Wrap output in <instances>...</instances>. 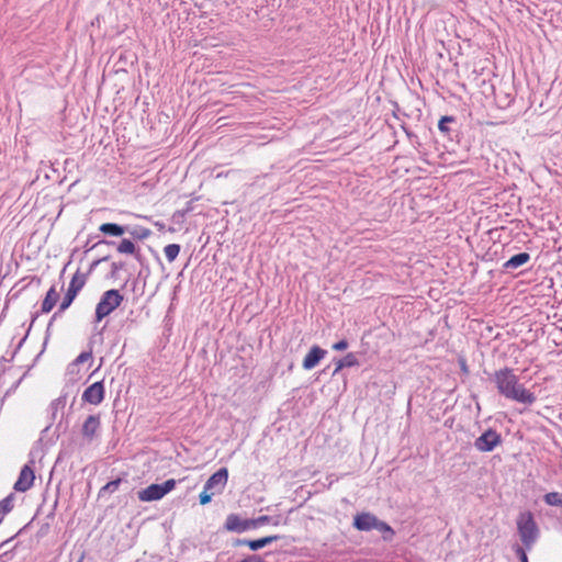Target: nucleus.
Masks as SVG:
<instances>
[{
  "label": "nucleus",
  "instance_id": "58",
  "mask_svg": "<svg viewBox=\"0 0 562 562\" xmlns=\"http://www.w3.org/2000/svg\"><path fill=\"white\" fill-rule=\"evenodd\" d=\"M294 368V363L293 362H290V364L288 366V371H292Z\"/></svg>",
  "mask_w": 562,
  "mask_h": 562
},
{
  "label": "nucleus",
  "instance_id": "15",
  "mask_svg": "<svg viewBox=\"0 0 562 562\" xmlns=\"http://www.w3.org/2000/svg\"><path fill=\"white\" fill-rule=\"evenodd\" d=\"M490 88L493 92L494 101L497 108L505 110L509 108L514 102L516 93L513 87L501 86L496 88L494 86H490Z\"/></svg>",
  "mask_w": 562,
  "mask_h": 562
},
{
  "label": "nucleus",
  "instance_id": "64",
  "mask_svg": "<svg viewBox=\"0 0 562 562\" xmlns=\"http://www.w3.org/2000/svg\"><path fill=\"white\" fill-rule=\"evenodd\" d=\"M83 560V554L80 557V559L78 560V562H82Z\"/></svg>",
  "mask_w": 562,
  "mask_h": 562
},
{
  "label": "nucleus",
  "instance_id": "31",
  "mask_svg": "<svg viewBox=\"0 0 562 562\" xmlns=\"http://www.w3.org/2000/svg\"><path fill=\"white\" fill-rule=\"evenodd\" d=\"M180 250L181 246L179 244H169L164 248L165 256L169 262H173L177 259Z\"/></svg>",
  "mask_w": 562,
  "mask_h": 562
},
{
  "label": "nucleus",
  "instance_id": "13",
  "mask_svg": "<svg viewBox=\"0 0 562 562\" xmlns=\"http://www.w3.org/2000/svg\"><path fill=\"white\" fill-rule=\"evenodd\" d=\"M105 398L104 380L97 381L82 392L81 401L83 404L100 405Z\"/></svg>",
  "mask_w": 562,
  "mask_h": 562
},
{
  "label": "nucleus",
  "instance_id": "51",
  "mask_svg": "<svg viewBox=\"0 0 562 562\" xmlns=\"http://www.w3.org/2000/svg\"><path fill=\"white\" fill-rule=\"evenodd\" d=\"M189 211H190V207H187L184 210L176 211L175 214H173V218L183 217Z\"/></svg>",
  "mask_w": 562,
  "mask_h": 562
},
{
  "label": "nucleus",
  "instance_id": "30",
  "mask_svg": "<svg viewBox=\"0 0 562 562\" xmlns=\"http://www.w3.org/2000/svg\"><path fill=\"white\" fill-rule=\"evenodd\" d=\"M542 499L549 506L562 507V493L549 492L543 495Z\"/></svg>",
  "mask_w": 562,
  "mask_h": 562
},
{
  "label": "nucleus",
  "instance_id": "47",
  "mask_svg": "<svg viewBox=\"0 0 562 562\" xmlns=\"http://www.w3.org/2000/svg\"><path fill=\"white\" fill-rule=\"evenodd\" d=\"M75 385H71L68 381L66 382V384L64 385V387L61 389V393L59 396H64V404L66 405L67 403V398L72 390Z\"/></svg>",
  "mask_w": 562,
  "mask_h": 562
},
{
  "label": "nucleus",
  "instance_id": "46",
  "mask_svg": "<svg viewBox=\"0 0 562 562\" xmlns=\"http://www.w3.org/2000/svg\"><path fill=\"white\" fill-rule=\"evenodd\" d=\"M236 562H266L259 554H248L244 559Z\"/></svg>",
  "mask_w": 562,
  "mask_h": 562
},
{
  "label": "nucleus",
  "instance_id": "5",
  "mask_svg": "<svg viewBox=\"0 0 562 562\" xmlns=\"http://www.w3.org/2000/svg\"><path fill=\"white\" fill-rule=\"evenodd\" d=\"M460 126L458 119L453 115H443L438 122V130L442 139L447 143L443 147L454 151L453 145L461 144Z\"/></svg>",
  "mask_w": 562,
  "mask_h": 562
},
{
  "label": "nucleus",
  "instance_id": "49",
  "mask_svg": "<svg viewBox=\"0 0 562 562\" xmlns=\"http://www.w3.org/2000/svg\"><path fill=\"white\" fill-rule=\"evenodd\" d=\"M272 517H273V520L271 521V525H273V526H279L280 524L286 525L288 521H289L288 518L282 520L281 515H276V516H272Z\"/></svg>",
  "mask_w": 562,
  "mask_h": 562
},
{
  "label": "nucleus",
  "instance_id": "21",
  "mask_svg": "<svg viewBox=\"0 0 562 562\" xmlns=\"http://www.w3.org/2000/svg\"><path fill=\"white\" fill-rule=\"evenodd\" d=\"M126 234L130 235V237H126L127 240L132 241L134 246H139L137 241H143L149 238L153 235V232L151 229L142 225H128V231Z\"/></svg>",
  "mask_w": 562,
  "mask_h": 562
},
{
  "label": "nucleus",
  "instance_id": "37",
  "mask_svg": "<svg viewBox=\"0 0 562 562\" xmlns=\"http://www.w3.org/2000/svg\"><path fill=\"white\" fill-rule=\"evenodd\" d=\"M67 429H68V419L65 417V414L63 413L60 420L58 422V424L56 425L55 430H54V436L56 437V439L59 438L61 432H66Z\"/></svg>",
  "mask_w": 562,
  "mask_h": 562
},
{
  "label": "nucleus",
  "instance_id": "19",
  "mask_svg": "<svg viewBox=\"0 0 562 562\" xmlns=\"http://www.w3.org/2000/svg\"><path fill=\"white\" fill-rule=\"evenodd\" d=\"M65 311H61L60 310V305L58 306V310L53 314V316L50 317L49 322H48V325H47V328H46V331H45V338H44V342H43V347H42V350L37 353V356L35 357L33 363L27 368V370L23 373V375L18 380V382L15 383L14 387H18L19 384L21 383V381L29 374L30 370L35 366V363L37 362V360L41 358V356L44 353L45 351V348H46V345L48 342V339L50 337V327L53 325V323L61 316V314L64 313Z\"/></svg>",
  "mask_w": 562,
  "mask_h": 562
},
{
  "label": "nucleus",
  "instance_id": "17",
  "mask_svg": "<svg viewBox=\"0 0 562 562\" xmlns=\"http://www.w3.org/2000/svg\"><path fill=\"white\" fill-rule=\"evenodd\" d=\"M378 517L370 512H361L353 516L352 527L359 531H371L375 528Z\"/></svg>",
  "mask_w": 562,
  "mask_h": 562
},
{
  "label": "nucleus",
  "instance_id": "1",
  "mask_svg": "<svg viewBox=\"0 0 562 562\" xmlns=\"http://www.w3.org/2000/svg\"><path fill=\"white\" fill-rule=\"evenodd\" d=\"M492 380L495 382L498 393L507 400L525 405H532L537 400L536 395L519 382V378L508 367L495 371Z\"/></svg>",
  "mask_w": 562,
  "mask_h": 562
},
{
  "label": "nucleus",
  "instance_id": "57",
  "mask_svg": "<svg viewBox=\"0 0 562 562\" xmlns=\"http://www.w3.org/2000/svg\"><path fill=\"white\" fill-rule=\"evenodd\" d=\"M394 106H395V111H393V115H394V117L398 119L397 112L400 111V106L396 102L394 103Z\"/></svg>",
  "mask_w": 562,
  "mask_h": 562
},
{
  "label": "nucleus",
  "instance_id": "22",
  "mask_svg": "<svg viewBox=\"0 0 562 562\" xmlns=\"http://www.w3.org/2000/svg\"><path fill=\"white\" fill-rule=\"evenodd\" d=\"M59 300V293L56 291L55 285H52L45 294L44 300L41 304L40 313L46 314L49 313L56 305Z\"/></svg>",
  "mask_w": 562,
  "mask_h": 562
},
{
  "label": "nucleus",
  "instance_id": "62",
  "mask_svg": "<svg viewBox=\"0 0 562 562\" xmlns=\"http://www.w3.org/2000/svg\"><path fill=\"white\" fill-rule=\"evenodd\" d=\"M156 226L160 227V228H164V225L159 224V223H156Z\"/></svg>",
  "mask_w": 562,
  "mask_h": 562
},
{
  "label": "nucleus",
  "instance_id": "10",
  "mask_svg": "<svg viewBox=\"0 0 562 562\" xmlns=\"http://www.w3.org/2000/svg\"><path fill=\"white\" fill-rule=\"evenodd\" d=\"M255 529L254 518H243L239 514L232 513L227 515L223 525V530L235 533H243Z\"/></svg>",
  "mask_w": 562,
  "mask_h": 562
},
{
  "label": "nucleus",
  "instance_id": "6",
  "mask_svg": "<svg viewBox=\"0 0 562 562\" xmlns=\"http://www.w3.org/2000/svg\"><path fill=\"white\" fill-rule=\"evenodd\" d=\"M177 485V480L168 479L162 483H153L145 488L137 492V497L140 502H155L161 499Z\"/></svg>",
  "mask_w": 562,
  "mask_h": 562
},
{
  "label": "nucleus",
  "instance_id": "29",
  "mask_svg": "<svg viewBox=\"0 0 562 562\" xmlns=\"http://www.w3.org/2000/svg\"><path fill=\"white\" fill-rule=\"evenodd\" d=\"M14 494L10 493L7 497L0 501V522L3 517L13 509Z\"/></svg>",
  "mask_w": 562,
  "mask_h": 562
},
{
  "label": "nucleus",
  "instance_id": "16",
  "mask_svg": "<svg viewBox=\"0 0 562 562\" xmlns=\"http://www.w3.org/2000/svg\"><path fill=\"white\" fill-rule=\"evenodd\" d=\"M328 351L318 345H313L302 361V368L306 371H311L316 368L322 360L326 358Z\"/></svg>",
  "mask_w": 562,
  "mask_h": 562
},
{
  "label": "nucleus",
  "instance_id": "27",
  "mask_svg": "<svg viewBox=\"0 0 562 562\" xmlns=\"http://www.w3.org/2000/svg\"><path fill=\"white\" fill-rule=\"evenodd\" d=\"M37 317H38V312H35L32 314L29 328L26 329V333L23 336V338L15 346L14 350L11 352V356L9 357V361H12L14 359V357L16 356V353L20 351V349L23 347Z\"/></svg>",
  "mask_w": 562,
  "mask_h": 562
},
{
  "label": "nucleus",
  "instance_id": "3",
  "mask_svg": "<svg viewBox=\"0 0 562 562\" xmlns=\"http://www.w3.org/2000/svg\"><path fill=\"white\" fill-rule=\"evenodd\" d=\"M228 481V469L225 467L220 468L206 480L203 491L199 495V503L206 505L212 502L216 494H221Z\"/></svg>",
  "mask_w": 562,
  "mask_h": 562
},
{
  "label": "nucleus",
  "instance_id": "23",
  "mask_svg": "<svg viewBox=\"0 0 562 562\" xmlns=\"http://www.w3.org/2000/svg\"><path fill=\"white\" fill-rule=\"evenodd\" d=\"M126 476H127L126 473H122L116 479L109 481L105 485H103L100 488V491L98 493V498L101 499V498L105 497L106 495H111L114 492H116L123 482H125V483L127 482Z\"/></svg>",
  "mask_w": 562,
  "mask_h": 562
},
{
  "label": "nucleus",
  "instance_id": "14",
  "mask_svg": "<svg viewBox=\"0 0 562 562\" xmlns=\"http://www.w3.org/2000/svg\"><path fill=\"white\" fill-rule=\"evenodd\" d=\"M282 536L280 535H270L265 536L258 539H241V538H234L232 539V547H240V546H247L251 551L257 552L260 549L271 544L272 542L281 539Z\"/></svg>",
  "mask_w": 562,
  "mask_h": 562
},
{
  "label": "nucleus",
  "instance_id": "53",
  "mask_svg": "<svg viewBox=\"0 0 562 562\" xmlns=\"http://www.w3.org/2000/svg\"><path fill=\"white\" fill-rule=\"evenodd\" d=\"M330 366L325 367L323 370L319 371L318 376L321 375H330Z\"/></svg>",
  "mask_w": 562,
  "mask_h": 562
},
{
  "label": "nucleus",
  "instance_id": "39",
  "mask_svg": "<svg viewBox=\"0 0 562 562\" xmlns=\"http://www.w3.org/2000/svg\"><path fill=\"white\" fill-rule=\"evenodd\" d=\"M272 520H273V517L268 516V515H262V516L256 517V518H254L255 528L271 524Z\"/></svg>",
  "mask_w": 562,
  "mask_h": 562
},
{
  "label": "nucleus",
  "instance_id": "28",
  "mask_svg": "<svg viewBox=\"0 0 562 562\" xmlns=\"http://www.w3.org/2000/svg\"><path fill=\"white\" fill-rule=\"evenodd\" d=\"M63 402H64V396H58L57 398H55L54 401L50 402V404L48 406V412H49V420L52 424L56 420L58 411L59 409L63 411L65 408L66 405Z\"/></svg>",
  "mask_w": 562,
  "mask_h": 562
},
{
  "label": "nucleus",
  "instance_id": "54",
  "mask_svg": "<svg viewBox=\"0 0 562 562\" xmlns=\"http://www.w3.org/2000/svg\"><path fill=\"white\" fill-rule=\"evenodd\" d=\"M148 248H149L150 252L154 255V257L156 258V260H157L160 265H162L159 254H158L155 249H153L151 247H148Z\"/></svg>",
  "mask_w": 562,
  "mask_h": 562
},
{
  "label": "nucleus",
  "instance_id": "25",
  "mask_svg": "<svg viewBox=\"0 0 562 562\" xmlns=\"http://www.w3.org/2000/svg\"><path fill=\"white\" fill-rule=\"evenodd\" d=\"M131 243L130 240H127L126 237H123L121 238V240L116 241V240H112V239H106L105 237L103 238H99L98 241H95L94 244H92V246L90 248H87V251H91V250H94L101 246H109V247H114L116 252L120 254V255H125V251H121L120 250V245L122 243Z\"/></svg>",
  "mask_w": 562,
  "mask_h": 562
},
{
  "label": "nucleus",
  "instance_id": "50",
  "mask_svg": "<svg viewBox=\"0 0 562 562\" xmlns=\"http://www.w3.org/2000/svg\"><path fill=\"white\" fill-rule=\"evenodd\" d=\"M57 505H58V496L56 497V499L53 504L52 510L46 516L47 519H53L55 517V510L57 508Z\"/></svg>",
  "mask_w": 562,
  "mask_h": 562
},
{
  "label": "nucleus",
  "instance_id": "24",
  "mask_svg": "<svg viewBox=\"0 0 562 562\" xmlns=\"http://www.w3.org/2000/svg\"><path fill=\"white\" fill-rule=\"evenodd\" d=\"M76 441L70 439L69 441H61L60 450L55 461V467L63 462L65 459H70L75 453Z\"/></svg>",
  "mask_w": 562,
  "mask_h": 562
},
{
  "label": "nucleus",
  "instance_id": "42",
  "mask_svg": "<svg viewBox=\"0 0 562 562\" xmlns=\"http://www.w3.org/2000/svg\"><path fill=\"white\" fill-rule=\"evenodd\" d=\"M333 362L335 364L334 370L330 373V376L337 375L341 370H344L346 367L344 366V362L340 358H334Z\"/></svg>",
  "mask_w": 562,
  "mask_h": 562
},
{
  "label": "nucleus",
  "instance_id": "45",
  "mask_svg": "<svg viewBox=\"0 0 562 562\" xmlns=\"http://www.w3.org/2000/svg\"><path fill=\"white\" fill-rule=\"evenodd\" d=\"M49 529H50L49 522L42 524V526L40 527V529L36 532V537L38 539L46 537L49 532Z\"/></svg>",
  "mask_w": 562,
  "mask_h": 562
},
{
  "label": "nucleus",
  "instance_id": "20",
  "mask_svg": "<svg viewBox=\"0 0 562 562\" xmlns=\"http://www.w3.org/2000/svg\"><path fill=\"white\" fill-rule=\"evenodd\" d=\"M98 231L103 234L104 237H121L123 238L128 231V225H123L113 222L102 223Z\"/></svg>",
  "mask_w": 562,
  "mask_h": 562
},
{
  "label": "nucleus",
  "instance_id": "40",
  "mask_svg": "<svg viewBox=\"0 0 562 562\" xmlns=\"http://www.w3.org/2000/svg\"><path fill=\"white\" fill-rule=\"evenodd\" d=\"M349 347V341L346 338H342L335 344H333L331 349L335 351H345Z\"/></svg>",
  "mask_w": 562,
  "mask_h": 562
},
{
  "label": "nucleus",
  "instance_id": "61",
  "mask_svg": "<svg viewBox=\"0 0 562 562\" xmlns=\"http://www.w3.org/2000/svg\"><path fill=\"white\" fill-rule=\"evenodd\" d=\"M128 279L123 283L122 289H124L127 285Z\"/></svg>",
  "mask_w": 562,
  "mask_h": 562
},
{
  "label": "nucleus",
  "instance_id": "43",
  "mask_svg": "<svg viewBox=\"0 0 562 562\" xmlns=\"http://www.w3.org/2000/svg\"><path fill=\"white\" fill-rule=\"evenodd\" d=\"M458 364L460 367V371L462 374H464V375L470 374V369H469L467 359L464 357H462V356L458 357Z\"/></svg>",
  "mask_w": 562,
  "mask_h": 562
},
{
  "label": "nucleus",
  "instance_id": "33",
  "mask_svg": "<svg viewBox=\"0 0 562 562\" xmlns=\"http://www.w3.org/2000/svg\"><path fill=\"white\" fill-rule=\"evenodd\" d=\"M125 269H126V262L125 261H123V260L113 261L111 263V269H110V272H109L108 277L110 279L116 280L119 278L120 271L125 270Z\"/></svg>",
  "mask_w": 562,
  "mask_h": 562
},
{
  "label": "nucleus",
  "instance_id": "35",
  "mask_svg": "<svg viewBox=\"0 0 562 562\" xmlns=\"http://www.w3.org/2000/svg\"><path fill=\"white\" fill-rule=\"evenodd\" d=\"M110 258H111V256H110V255H105V256H103V257H101V258H98V259L93 260V261L90 263V266H89V268H88V271H87V272H85V273H82V272H81V276H85V277H86V281H87V280H88V278H89V276H90V274H92V272L95 270V268H97L101 262L109 261V260H110Z\"/></svg>",
  "mask_w": 562,
  "mask_h": 562
},
{
  "label": "nucleus",
  "instance_id": "52",
  "mask_svg": "<svg viewBox=\"0 0 562 562\" xmlns=\"http://www.w3.org/2000/svg\"><path fill=\"white\" fill-rule=\"evenodd\" d=\"M4 362H10L9 361V358H7L5 356H2L0 358V370H1V373H4L7 371V368L3 366Z\"/></svg>",
  "mask_w": 562,
  "mask_h": 562
},
{
  "label": "nucleus",
  "instance_id": "11",
  "mask_svg": "<svg viewBox=\"0 0 562 562\" xmlns=\"http://www.w3.org/2000/svg\"><path fill=\"white\" fill-rule=\"evenodd\" d=\"M120 250L125 251V256H132L140 266V270L138 272V279H146L150 274V268L146 257L142 254L139 246H134L133 243H122L120 245Z\"/></svg>",
  "mask_w": 562,
  "mask_h": 562
},
{
  "label": "nucleus",
  "instance_id": "44",
  "mask_svg": "<svg viewBox=\"0 0 562 562\" xmlns=\"http://www.w3.org/2000/svg\"><path fill=\"white\" fill-rule=\"evenodd\" d=\"M33 520H34V518H33L31 521H29L25 526H23V527H22V528H21V529H20V530H19V531L13 536V537H11V538H9V539H7V540L2 541V542L0 543V549H1L2 547H4L5 544H8V543H9L12 539H14L15 537H18V536L22 535V533H23V532H24V531H25V530L31 526V524L33 522Z\"/></svg>",
  "mask_w": 562,
  "mask_h": 562
},
{
  "label": "nucleus",
  "instance_id": "60",
  "mask_svg": "<svg viewBox=\"0 0 562 562\" xmlns=\"http://www.w3.org/2000/svg\"><path fill=\"white\" fill-rule=\"evenodd\" d=\"M75 401H76V396L74 397L72 402H71V405H70V409L72 408V406L75 405Z\"/></svg>",
  "mask_w": 562,
  "mask_h": 562
},
{
  "label": "nucleus",
  "instance_id": "48",
  "mask_svg": "<svg viewBox=\"0 0 562 562\" xmlns=\"http://www.w3.org/2000/svg\"><path fill=\"white\" fill-rule=\"evenodd\" d=\"M13 550H8L0 554V562H8L13 558Z\"/></svg>",
  "mask_w": 562,
  "mask_h": 562
},
{
  "label": "nucleus",
  "instance_id": "38",
  "mask_svg": "<svg viewBox=\"0 0 562 562\" xmlns=\"http://www.w3.org/2000/svg\"><path fill=\"white\" fill-rule=\"evenodd\" d=\"M401 127L403 128V131L405 132V134H406L407 138L409 139V142H411L412 144H414V145H415V144H416V145H420L419 139H418V136H417L415 133H413V132H412V131L406 126V124H405V123H402V124H401Z\"/></svg>",
  "mask_w": 562,
  "mask_h": 562
},
{
  "label": "nucleus",
  "instance_id": "36",
  "mask_svg": "<svg viewBox=\"0 0 562 562\" xmlns=\"http://www.w3.org/2000/svg\"><path fill=\"white\" fill-rule=\"evenodd\" d=\"M340 359L342 360L344 366L346 368H352V367H359L360 366V361L357 358L356 353H353V352H349V353H347L346 356H344Z\"/></svg>",
  "mask_w": 562,
  "mask_h": 562
},
{
  "label": "nucleus",
  "instance_id": "34",
  "mask_svg": "<svg viewBox=\"0 0 562 562\" xmlns=\"http://www.w3.org/2000/svg\"><path fill=\"white\" fill-rule=\"evenodd\" d=\"M66 375L68 376L67 381L71 385H76L79 382V380L81 379L80 369L78 367H77V369H72L71 362L67 367Z\"/></svg>",
  "mask_w": 562,
  "mask_h": 562
},
{
  "label": "nucleus",
  "instance_id": "2",
  "mask_svg": "<svg viewBox=\"0 0 562 562\" xmlns=\"http://www.w3.org/2000/svg\"><path fill=\"white\" fill-rule=\"evenodd\" d=\"M517 531L522 544L531 549L540 536V529L536 522L535 515L530 510L521 512L516 520Z\"/></svg>",
  "mask_w": 562,
  "mask_h": 562
},
{
  "label": "nucleus",
  "instance_id": "32",
  "mask_svg": "<svg viewBox=\"0 0 562 562\" xmlns=\"http://www.w3.org/2000/svg\"><path fill=\"white\" fill-rule=\"evenodd\" d=\"M89 359H92V346L90 345L89 350L81 351L77 358L71 362V368L77 369L79 364L87 362Z\"/></svg>",
  "mask_w": 562,
  "mask_h": 562
},
{
  "label": "nucleus",
  "instance_id": "7",
  "mask_svg": "<svg viewBox=\"0 0 562 562\" xmlns=\"http://www.w3.org/2000/svg\"><path fill=\"white\" fill-rule=\"evenodd\" d=\"M85 285L86 277L81 276L80 270H77V272L72 276L68 289L60 302L61 311H66L71 306V304L74 303V301L76 300V297L78 296V294L80 293Z\"/></svg>",
  "mask_w": 562,
  "mask_h": 562
},
{
  "label": "nucleus",
  "instance_id": "8",
  "mask_svg": "<svg viewBox=\"0 0 562 562\" xmlns=\"http://www.w3.org/2000/svg\"><path fill=\"white\" fill-rule=\"evenodd\" d=\"M503 438L494 428L485 429L474 441V447L480 452H491L502 445Z\"/></svg>",
  "mask_w": 562,
  "mask_h": 562
},
{
  "label": "nucleus",
  "instance_id": "12",
  "mask_svg": "<svg viewBox=\"0 0 562 562\" xmlns=\"http://www.w3.org/2000/svg\"><path fill=\"white\" fill-rule=\"evenodd\" d=\"M35 481V471H34V459H31L27 463H25L15 481L13 488L15 492H26L33 485Z\"/></svg>",
  "mask_w": 562,
  "mask_h": 562
},
{
  "label": "nucleus",
  "instance_id": "55",
  "mask_svg": "<svg viewBox=\"0 0 562 562\" xmlns=\"http://www.w3.org/2000/svg\"><path fill=\"white\" fill-rule=\"evenodd\" d=\"M52 425H53V424H52V423H49V424H48V425H47V426L42 430V432H41V434H42V436L47 435V431L50 429ZM42 439H43V437H41V438L37 440V442H41V441H42Z\"/></svg>",
  "mask_w": 562,
  "mask_h": 562
},
{
  "label": "nucleus",
  "instance_id": "26",
  "mask_svg": "<svg viewBox=\"0 0 562 562\" xmlns=\"http://www.w3.org/2000/svg\"><path fill=\"white\" fill-rule=\"evenodd\" d=\"M374 529L382 533V539L386 542H391L395 536L394 529L386 521L379 518Z\"/></svg>",
  "mask_w": 562,
  "mask_h": 562
},
{
  "label": "nucleus",
  "instance_id": "4",
  "mask_svg": "<svg viewBox=\"0 0 562 562\" xmlns=\"http://www.w3.org/2000/svg\"><path fill=\"white\" fill-rule=\"evenodd\" d=\"M124 301V295L117 289H110L102 293L94 311V323H100L113 313Z\"/></svg>",
  "mask_w": 562,
  "mask_h": 562
},
{
  "label": "nucleus",
  "instance_id": "41",
  "mask_svg": "<svg viewBox=\"0 0 562 562\" xmlns=\"http://www.w3.org/2000/svg\"><path fill=\"white\" fill-rule=\"evenodd\" d=\"M515 553L520 562H529L526 550L519 544L515 546Z\"/></svg>",
  "mask_w": 562,
  "mask_h": 562
},
{
  "label": "nucleus",
  "instance_id": "63",
  "mask_svg": "<svg viewBox=\"0 0 562 562\" xmlns=\"http://www.w3.org/2000/svg\"><path fill=\"white\" fill-rule=\"evenodd\" d=\"M156 226L160 227V228H164V225L159 224V223H156Z\"/></svg>",
  "mask_w": 562,
  "mask_h": 562
},
{
  "label": "nucleus",
  "instance_id": "9",
  "mask_svg": "<svg viewBox=\"0 0 562 562\" xmlns=\"http://www.w3.org/2000/svg\"><path fill=\"white\" fill-rule=\"evenodd\" d=\"M80 434L86 443H91L93 440L98 439L101 435L100 414L88 415L81 426Z\"/></svg>",
  "mask_w": 562,
  "mask_h": 562
},
{
  "label": "nucleus",
  "instance_id": "18",
  "mask_svg": "<svg viewBox=\"0 0 562 562\" xmlns=\"http://www.w3.org/2000/svg\"><path fill=\"white\" fill-rule=\"evenodd\" d=\"M531 259V256L527 251H521L513 255L507 261H505L502 266V271L504 273H513L515 270L520 267L527 265Z\"/></svg>",
  "mask_w": 562,
  "mask_h": 562
},
{
  "label": "nucleus",
  "instance_id": "59",
  "mask_svg": "<svg viewBox=\"0 0 562 562\" xmlns=\"http://www.w3.org/2000/svg\"><path fill=\"white\" fill-rule=\"evenodd\" d=\"M70 263V261L64 267V269L61 270V273H60V277H63V274L65 273V270H66V267Z\"/></svg>",
  "mask_w": 562,
  "mask_h": 562
},
{
  "label": "nucleus",
  "instance_id": "56",
  "mask_svg": "<svg viewBox=\"0 0 562 562\" xmlns=\"http://www.w3.org/2000/svg\"><path fill=\"white\" fill-rule=\"evenodd\" d=\"M94 237L93 236H90L88 238V240L86 241V244L83 245V248H85V254H88L89 251H87V248H90L92 245H90L91 240L93 239Z\"/></svg>",
  "mask_w": 562,
  "mask_h": 562
}]
</instances>
